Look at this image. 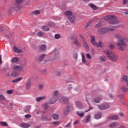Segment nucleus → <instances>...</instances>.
Wrapping results in <instances>:
<instances>
[{
  "label": "nucleus",
  "instance_id": "nucleus-5",
  "mask_svg": "<svg viewBox=\"0 0 128 128\" xmlns=\"http://www.w3.org/2000/svg\"><path fill=\"white\" fill-rule=\"evenodd\" d=\"M91 42L92 46H96L97 48H102L104 46L102 42L100 41L98 43L96 42V37L92 36H90Z\"/></svg>",
  "mask_w": 128,
  "mask_h": 128
},
{
  "label": "nucleus",
  "instance_id": "nucleus-64",
  "mask_svg": "<svg viewBox=\"0 0 128 128\" xmlns=\"http://www.w3.org/2000/svg\"><path fill=\"white\" fill-rule=\"evenodd\" d=\"M78 124V120H76L74 122V126H76V125Z\"/></svg>",
  "mask_w": 128,
  "mask_h": 128
},
{
  "label": "nucleus",
  "instance_id": "nucleus-10",
  "mask_svg": "<svg viewBox=\"0 0 128 128\" xmlns=\"http://www.w3.org/2000/svg\"><path fill=\"white\" fill-rule=\"evenodd\" d=\"M98 34H106V32H108V31L106 30V27L101 28L100 30H98Z\"/></svg>",
  "mask_w": 128,
  "mask_h": 128
},
{
  "label": "nucleus",
  "instance_id": "nucleus-17",
  "mask_svg": "<svg viewBox=\"0 0 128 128\" xmlns=\"http://www.w3.org/2000/svg\"><path fill=\"white\" fill-rule=\"evenodd\" d=\"M65 16H68V18L72 16V13L70 11H66L64 13Z\"/></svg>",
  "mask_w": 128,
  "mask_h": 128
},
{
  "label": "nucleus",
  "instance_id": "nucleus-57",
  "mask_svg": "<svg viewBox=\"0 0 128 128\" xmlns=\"http://www.w3.org/2000/svg\"><path fill=\"white\" fill-rule=\"evenodd\" d=\"M74 60H78V54L76 53H75L74 54Z\"/></svg>",
  "mask_w": 128,
  "mask_h": 128
},
{
  "label": "nucleus",
  "instance_id": "nucleus-53",
  "mask_svg": "<svg viewBox=\"0 0 128 128\" xmlns=\"http://www.w3.org/2000/svg\"><path fill=\"white\" fill-rule=\"evenodd\" d=\"M44 85L42 84H40L38 86V88L40 90H42L44 88Z\"/></svg>",
  "mask_w": 128,
  "mask_h": 128
},
{
  "label": "nucleus",
  "instance_id": "nucleus-45",
  "mask_svg": "<svg viewBox=\"0 0 128 128\" xmlns=\"http://www.w3.org/2000/svg\"><path fill=\"white\" fill-rule=\"evenodd\" d=\"M54 38L56 40H58L60 38V34H55L54 35Z\"/></svg>",
  "mask_w": 128,
  "mask_h": 128
},
{
  "label": "nucleus",
  "instance_id": "nucleus-36",
  "mask_svg": "<svg viewBox=\"0 0 128 128\" xmlns=\"http://www.w3.org/2000/svg\"><path fill=\"white\" fill-rule=\"evenodd\" d=\"M76 114H78V116H80V118H82L84 116V112H76Z\"/></svg>",
  "mask_w": 128,
  "mask_h": 128
},
{
  "label": "nucleus",
  "instance_id": "nucleus-24",
  "mask_svg": "<svg viewBox=\"0 0 128 128\" xmlns=\"http://www.w3.org/2000/svg\"><path fill=\"white\" fill-rule=\"evenodd\" d=\"M68 18L71 22H76V18H74V16L72 15L69 17Z\"/></svg>",
  "mask_w": 128,
  "mask_h": 128
},
{
  "label": "nucleus",
  "instance_id": "nucleus-20",
  "mask_svg": "<svg viewBox=\"0 0 128 128\" xmlns=\"http://www.w3.org/2000/svg\"><path fill=\"white\" fill-rule=\"evenodd\" d=\"M88 6H90L91 8H92L94 10H98V6H96L93 4H88Z\"/></svg>",
  "mask_w": 128,
  "mask_h": 128
},
{
  "label": "nucleus",
  "instance_id": "nucleus-55",
  "mask_svg": "<svg viewBox=\"0 0 128 128\" xmlns=\"http://www.w3.org/2000/svg\"><path fill=\"white\" fill-rule=\"evenodd\" d=\"M86 56L87 58H88V60L92 59V57L90 56V54H86Z\"/></svg>",
  "mask_w": 128,
  "mask_h": 128
},
{
  "label": "nucleus",
  "instance_id": "nucleus-47",
  "mask_svg": "<svg viewBox=\"0 0 128 128\" xmlns=\"http://www.w3.org/2000/svg\"><path fill=\"white\" fill-rule=\"evenodd\" d=\"M128 90V88H126V86H122V88H121V90L122 92H126V90Z\"/></svg>",
  "mask_w": 128,
  "mask_h": 128
},
{
  "label": "nucleus",
  "instance_id": "nucleus-54",
  "mask_svg": "<svg viewBox=\"0 0 128 128\" xmlns=\"http://www.w3.org/2000/svg\"><path fill=\"white\" fill-rule=\"evenodd\" d=\"M48 25L50 26H54V23H52V22H48Z\"/></svg>",
  "mask_w": 128,
  "mask_h": 128
},
{
  "label": "nucleus",
  "instance_id": "nucleus-14",
  "mask_svg": "<svg viewBox=\"0 0 128 128\" xmlns=\"http://www.w3.org/2000/svg\"><path fill=\"white\" fill-rule=\"evenodd\" d=\"M76 104L80 110H82V108H84V105H82V104L80 101L76 102Z\"/></svg>",
  "mask_w": 128,
  "mask_h": 128
},
{
  "label": "nucleus",
  "instance_id": "nucleus-61",
  "mask_svg": "<svg viewBox=\"0 0 128 128\" xmlns=\"http://www.w3.org/2000/svg\"><path fill=\"white\" fill-rule=\"evenodd\" d=\"M56 76H62V72H58L56 74Z\"/></svg>",
  "mask_w": 128,
  "mask_h": 128
},
{
  "label": "nucleus",
  "instance_id": "nucleus-3",
  "mask_svg": "<svg viewBox=\"0 0 128 128\" xmlns=\"http://www.w3.org/2000/svg\"><path fill=\"white\" fill-rule=\"evenodd\" d=\"M105 20H109L110 24H118V21L116 20V16L114 15H108L104 18Z\"/></svg>",
  "mask_w": 128,
  "mask_h": 128
},
{
  "label": "nucleus",
  "instance_id": "nucleus-8",
  "mask_svg": "<svg viewBox=\"0 0 128 128\" xmlns=\"http://www.w3.org/2000/svg\"><path fill=\"white\" fill-rule=\"evenodd\" d=\"M98 108L99 110H108L110 108V106L108 104L98 105Z\"/></svg>",
  "mask_w": 128,
  "mask_h": 128
},
{
  "label": "nucleus",
  "instance_id": "nucleus-4",
  "mask_svg": "<svg viewBox=\"0 0 128 128\" xmlns=\"http://www.w3.org/2000/svg\"><path fill=\"white\" fill-rule=\"evenodd\" d=\"M22 6L14 4L12 6L10 7L8 9V14H12V12L16 11H18L22 8Z\"/></svg>",
  "mask_w": 128,
  "mask_h": 128
},
{
  "label": "nucleus",
  "instance_id": "nucleus-28",
  "mask_svg": "<svg viewBox=\"0 0 128 128\" xmlns=\"http://www.w3.org/2000/svg\"><path fill=\"white\" fill-rule=\"evenodd\" d=\"M82 62L84 64H86V58H84V53H82Z\"/></svg>",
  "mask_w": 128,
  "mask_h": 128
},
{
  "label": "nucleus",
  "instance_id": "nucleus-50",
  "mask_svg": "<svg viewBox=\"0 0 128 128\" xmlns=\"http://www.w3.org/2000/svg\"><path fill=\"white\" fill-rule=\"evenodd\" d=\"M52 126H58V124H60L59 122H52Z\"/></svg>",
  "mask_w": 128,
  "mask_h": 128
},
{
  "label": "nucleus",
  "instance_id": "nucleus-15",
  "mask_svg": "<svg viewBox=\"0 0 128 128\" xmlns=\"http://www.w3.org/2000/svg\"><path fill=\"white\" fill-rule=\"evenodd\" d=\"M30 86H32V82H30V79L28 80L27 84L26 86V90H28L30 88Z\"/></svg>",
  "mask_w": 128,
  "mask_h": 128
},
{
  "label": "nucleus",
  "instance_id": "nucleus-25",
  "mask_svg": "<svg viewBox=\"0 0 128 128\" xmlns=\"http://www.w3.org/2000/svg\"><path fill=\"white\" fill-rule=\"evenodd\" d=\"M14 52H16L17 54L22 53V50L20 49H18L16 46H14Z\"/></svg>",
  "mask_w": 128,
  "mask_h": 128
},
{
  "label": "nucleus",
  "instance_id": "nucleus-39",
  "mask_svg": "<svg viewBox=\"0 0 128 128\" xmlns=\"http://www.w3.org/2000/svg\"><path fill=\"white\" fill-rule=\"evenodd\" d=\"M46 56V54H42V55H41L39 58H38V60H40V62H42V60H44V57Z\"/></svg>",
  "mask_w": 128,
  "mask_h": 128
},
{
  "label": "nucleus",
  "instance_id": "nucleus-9",
  "mask_svg": "<svg viewBox=\"0 0 128 128\" xmlns=\"http://www.w3.org/2000/svg\"><path fill=\"white\" fill-rule=\"evenodd\" d=\"M51 54L52 56H54L55 58H58V56H60V52H58V50H54L52 52Z\"/></svg>",
  "mask_w": 128,
  "mask_h": 128
},
{
  "label": "nucleus",
  "instance_id": "nucleus-12",
  "mask_svg": "<svg viewBox=\"0 0 128 128\" xmlns=\"http://www.w3.org/2000/svg\"><path fill=\"white\" fill-rule=\"evenodd\" d=\"M20 126L22 128H28L30 126V124L28 123H21Z\"/></svg>",
  "mask_w": 128,
  "mask_h": 128
},
{
  "label": "nucleus",
  "instance_id": "nucleus-31",
  "mask_svg": "<svg viewBox=\"0 0 128 128\" xmlns=\"http://www.w3.org/2000/svg\"><path fill=\"white\" fill-rule=\"evenodd\" d=\"M115 30L116 29L114 27L106 28L107 32H114Z\"/></svg>",
  "mask_w": 128,
  "mask_h": 128
},
{
  "label": "nucleus",
  "instance_id": "nucleus-18",
  "mask_svg": "<svg viewBox=\"0 0 128 128\" xmlns=\"http://www.w3.org/2000/svg\"><path fill=\"white\" fill-rule=\"evenodd\" d=\"M100 118H102V113L100 112L97 113L94 115V118L96 120H100Z\"/></svg>",
  "mask_w": 128,
  "mask_h": 128
},
{
  "label": "nucleus",
  "instance_id": "nucleus-13",
  "mask_svg": "<svg viewBox=\"0 0 128 128\" xmlns=\"http://www.w3.org/2000/svg\"><path fill=\"white\" fill-rule=\"evenodd\" d=\"M102 100V96H100L94 99V102H96V104H98Z\"/></svg>",
  "mask_w": 128,
  "mask_h": 128
},
{
  "label": "nucleus",
  "instance_id": "nucleus-38",
  "mask_svg": "<svg viewBox=\"0 0 128 128\" xmlns=\"http://www.w3.org/2000/svg\"><path fill=\"white\" fill-rule=\"evenodd\" d=\"M40 50H46V46L45 44H42L40 46Z\"/></svg>",
  "mask_w": 128,
  "mask_h": 128
},
{
  "label": "nucleus",
  "instance_id": "nucleus-63",
  "mask_svg": "<svg viewBox=\"0 0 128 128\" xmlns=\"http://www.w3.org/2000/svg\"><path fill=\"white\" fill-rule=\"evenodd\" d=\"M6 76H7V78L10 76V72H7L6 74Z\"/></svg>",
  "mask_w": 128,
  "mask_h": 128
},
{
  "label": "nucleus",
  "instance_id": "nucleus-6",
  "mask_svg": "<svg viewBox=\"0 0 128 128\" xmlns=\"http://www.w3.org/2000/svg\"><path fill=\"white\" fill-rule=\"evenodd\" d=\"M58 91L56 90L54 92L53 97L52 99L49 100V104H55V102L58 100Z\"/></svg>",
  "mask_w": 128,
  "mask_h": 128
},
{
  "label": "nucleus",
  "instance_id": "nucleus-35",
  "mask_svg": "<svg viewBox=\"0 0 128 128\" xmlns=\"http://www.w3.org/2000/svg\"><path fill=\"white\" fill-rule=\"evenodd\" d=\"M24 2V0H16L15 2L16 4V6H20V4Z\"/></svg>",
  "mask_w": 128,
  "mask_h": 128
},
{
  "label": "nucleus",
  "instance_id": "nucleus-48",
  "mask_svg": "<svg viewBox=\"0 0 128 128\" xmlns=\"http://www.w3.org/2000/svg\"><path fill=\"white\" fill-rule=\"evenodd\" d=\"M30 110V106H26V108H25V112H28Z\"/></svg>",
  "mask_w": 128,
  "mask_h": 128
},
{
  "label": "nucleus",
  "instance_id": "nucleus-30",
  "mask_svg": "<svg viewBox=\"0 0 128 128\" xmlns=\"http://www.w3.org/2000/svg\"><path fill=\"white\" fill-rule=\"evenodd\" d=\"M40 14V10H36L32 12V14H34V16Z\"/></svg>",
  "mask_w": 128,
  "mask_h": 128
},
{
  "label": "nucleus",
  "instance_id": "nucleus-21",
  "mask_svg": "<svg viewBox=\"0 0 128 128\" xmlns=\"http://www.w3.org/2000/svg\"><path fill=\"white\" fill-rule=\"evenodd\" d=\"M18 76V73L16 72H12L10 73V76L12 78H16Z\"/></svg>",
  "mask_w": 128,
  "mask_h": 128
},
{
  "label": "nucleus",
  "instance_id": "nucleus-40",
  "mask_svg": "<svg viewBox=\"0 0 128 128\" xmlns=\"http://www.w3.org/2000/svg\"><path fill=\"white\" fill-rule=\"evenodd\" d=\"M84 44L86 50H90V47H88V43L86 42H84Z\"/></svg>",
  "mask_w": 128,
  "mask_h": 128
},
{
  "label": "nucleus",
  "instance_id": "nucleus-34",
  "mask_svg": "<svg viewBox=\"0 0 128 128\" xmlns=\"http://www.w3.org/2000/svg\"><path fill=\"white\" fill-rule=\"evenodd\" d=\"M102 22L100 21L98 24H96L95 26V28H98L102 26Z\"/></svg>",
  "mask_w": 128,
  "mask_h": 128
},
{
  "label": "nucleus",
  "instance_id": "nucleus-37",
  "mask_svg": "<svg viewBox=\"0 0 128 128\" xmlns=\"http://www.w3.org/2000/svg\"><path fill=\"white\" fill-rule=\"evenodd\" d=\"M91 118L92 116H90V114L87 116V118H86V122H90Z\"/></svg>",
  "mask_w": 128,
  "mask_h": 128
},
{
  "label": "nucleus",
  "instance_id": "nucleus-41",
  "mask_svg": "<svg viewBox=\"0 0 128 128\" xmlns=\"http://www.w3.org/2000/svg\"><path fill=\"white\" fill-rule=\"evenodd\" d=\"M84 44L86 50H90V47H88V43L86 42H84Z\"/></svg>",
  "mask_w": 128,
  "mask_h": 128
},
{
  "label": "nucleus",
  "instance_id": "nucleus-44",
  "mask_svg": "<svg viewBox=\"0 0 128 128\" xmlns=\"http://www.w3.org/2000/svg\"><path fill=\"white\" fill-rule=\"evenodd\" d=\"M44 110H48V103H44L43 104Z\"/></svg>",
  "mask_w": 128,
  "mask_h": 128
},
{
  "label": "nucleus",
  "instance_id": "nucleus-46",
  "mask_svg": "<svg viewBox=\"0 0 128 128\" xmlns=\"http://www.w3.org/2000/svg\"><path fill=\"white\" fill-rule=\"evenodd\" d=\"M44 32H38L37 33V36H44Z\"/></svg>",
  "mask_w": 128,
  "mask_h": 128
},
{
  "label": "nucleus",
  "instance_id": "nucleus-26",
  "mask_svg": "<svg viewBox=\"0 0 128 128\" xmlns=\"http://www.w3.org/2000/svg\"><path fill=\"white\" fill-rule=\"evenodd\" d=\"M22 80V77H20L14 80H12V82L14 83V82H20Z\"/></svg>",
  "mask_w": 128,
  "mask_h": 128
},
{
  "label": "nucleus",
  "instance_id": "nucleus-56",
  "mask_svg": "<svg viewBox=\"0 0 128 128\" xmlns=\"http://www.w3.org/2000/svg\"><path fill=\"white\" fill-rule=\"evenodd\" d=\"M26 118H32V116L30 114H26L25 115Z\"/></svg>",
  "mask_w": 128,
  "mask_h": 128
},
{
  "label": "nucleus",
  "instance_id": "nucleus-60",
  "mask_svg": "<svg viewBox=\"0 0 128 128\" xmlns=\"http://www.w3.org/2000/svg\"><path fill=\"white\" fill-rule=\"evenodd\" d=\"M90 24H92V21L89 22L87 23V25L86 26V28H88L89 26H90Z\"/></svg>",
  "mask_w": 128,
  "mask_h": 128
},
{
  "label": "nucleus",
  "instance_id": "nucleus-52",
  "mask_svg": "<svg viewBox=\"0 0 128 128\" xmlns=\"http://www.w3.org/2000/svg\"><path fill=\"white\" fill-rule=\"evenodd\" d=\"M0 100H4V95L0 94Z\"/></svg>",
  "mask_w": 128,
  "mask_h": 128
},
{
  "label": "nucleus",
  "instance_id": "nucleus-11",
  "mask_svg": "<svg viewBox=\"0 0 128 128\" xmlns=\"http://www.w3.org/2000/svg\"><path fill=\"white\" fill-rule=\"evenodd\" d=\"M60 102L62 104H68V98L66 97H63L60 99Z\"/></svg>",
  "mask_w": 128,
  "mask_h": 128
},
{
  "label": "nucleus",
  "instance_id": "nucleus-33",
  "mask_svg": "<svg viewBox=\"0 0 128 128\" xmlns=\"http://www.w3.org/2000/svg\"><path fill=\"white\" fill-rule=\"evenodd\" d=\"M68 112H70V107L67 106V107L64 110V114H68Z\"/></svg>",
  "mask_w": 128,
  "mask_h": 128
},
{
  "label": "nucleus",
  "instance_id": "nucleus-29",
  "mask_svg": "<svg viewBox=\"0 0 128 128\" xmlns=\"http://www.w3.org/2000/svg\"><path fill=\"white\" fill-rule=\"evenodd\" d=\"M42 30L44 32H48V30H50V28L46 26H42Z\"/></svg>",
  "mask_w": 128,
  "mask_h": 128
},
{
  "label": "nucleus",
  "instance_id": "nucleus-23",
  "mask_svg": "<svg viewBox=\"0 0 128 128\" xmlns=\"http://www.w3.org/2000/svg\"><path fill=\"white\" fill-rule=\"evenodd\" d=\"M36 100L38 102H40V100H46V96H40L36 98Z\"/></svg>",
  "mask_w": 128,
  "mask_h": 128
},
{
  "label": "nucleus",
  "instance_id": "nucleus-2",
  "mask_svg": "<svg viewBox=\"0 0 128 128\" xmlns=\"http://www.w3.org/2000/svg\"><path fill=\"white\" fill-rule=\"evenodd\" d=\"M104 54L108 56V58L112 60V62H116L118 60V55L114 52H110L108 50H104Z\"/></svg>",
  "mask_w": 128,
  "mask_h": 128
},
{
  "label": "nucleus",
  "instance_id": "nucleus-43",
  "mask_svg": "<svg viewBox=\"0 0 128 128\" xmlns=\"http://www.w3.org/2000/svg\"><path fill=\"white\" fill-rule=\"evenodd\" d=\"M52 118L53 120H56L58 118V115L54 114L52 116Z\"/></svg>",
  "mask_w": 128,
  "mask_h": 128
},
{
  "label": "nucleus",
  "instance_id": "nucleus-32",
  "mask_svg": "<svg viewBox=\"0 0 128 128\" xmlns=\"http://www.w3.org/2000/svg\"><path fill=\"white\" fill-rule=\"evenodd\" d=\"M18 60H20V59L18 58L14 57L12 59V62H13V63L18 62Z\"/></svg>",
  "mask_w": 128,
  "mask_h": 128
},
{
  "label": "nucleus",
  "instance_id": "nucleus-51",
  "mask_svg": "<svg viewBox=\"0 0 128 128\" xmlns=\"http://www.w3.org/2000/svg\"><path fill=\"white\" fill-rule=\"evenodd\" d=\"M99 58H100V60H101L102 62L106 61V57L100 56V57Z\"/></svg>",
  "mask_w": 128,
  "mask_h": 128
},
{
  "label": "nucleus",
  "instance_id": "nucleus-49",
  "mask_svg": "<svg viewBox=\"0 0 128 128\" xmlns=\"http://www.w3.org/2000/svg\"><path fill=\"white\" fill-rule=\"evenodd\" d=\"M14 92V90H8L6 91V93L8 94H12Z\"/></svg>",
  "mask_w": 128,
  "mask_h": 128
},
{
  "label": "nucleus",
  "instance_id": "nucleus-1",
  "mask_svg": "<svg viewBox=\"0 0 128 128\" xmlns=\"http://www.w3.org/2000/svg\"><path fill=\"white\" fill-rule=\"evenodd\" d=\"M115 38L118 40L116 46L119 47L120 50H124V48L122 46H126L128 43V38L126 36H122L118 34L114 35Z\"/></svg>",
  "mask_w": 128,
  "mask_h": 128
},
{
  "label": "nucleus",
  "instance_id": "nucleus-62",
  "mask_svg": "<svg viewBox=\"0 0 128 128\" xmlns=\"http://www.w3.org/2000/svg\"><path fill=\"white\" fill-rule=\"evenodd\" d=\"M128 4V0H123V4Z\"/></svg>",
  "mask_w": 128,
  "mask_h": 128
},
{
  "label": "nucleus",
  "instance_id": "nucleus-19",
  "mask_svg": "<svg viewBox=\"0 0 128 128\" xmlns=\"http://www.w3.org/2000/svg\"><path fill=\"white\" fill-rule=\"evenodd\" d=\"M108 120H118V116L115 115V116H109L108 117Z\"/></svg>",
  "mask_w": 128,
  "mask_h": 128
},
{
  "label": "nucleus",
  "instance_id": "nucleus-16",
  "mask_svg": "<svg viewBox=\"0 0 128 128\" xmlns=\"http://www.w3.org/2000/svg\"><path fill=\"white\" fill-rule=\"evenodd\" d=\"M118 122H116L110 124L109 126V128H116V126H118Z\"/></svg>",
  "mask_w": 128,
  "mask_h": 128
},
{
  "label": "nucleus",
  "instance_id": "nucleus-7",
  "mask_svg": "<svg viewBox=\"0 0 128 128\" xmlns=\"http://www.w3.org/2000/svg\"><path fill=\"white\" fill-rule=\"evenodd\" d=\"M12 69L14 70H16L18 72H24V67H22L20 66L14 65L12 67Z\"/></svg>",
  "mask_w": 128,
  "mask_h": 128
},
{
  "label": "nucleus",
  "instance_id": "nucleus-59",
  "mask_svg": "<svg viewBox=\"0 0 128 128\" xmlns=\"http://www.w3.org/2000/svg\"><path fill=\"white\" fill-rule=\"evenodd\" d=\"M119 116H122V117H124L125 116L124 114V113H122V112H120L119 113Z\"/></svg>",
  "mask_w": 128,
  "mask_h": 128
},
{
  "label": "nucleus",
  "instance_id": "nucleus-27",
  "mask_svg": "<svg viewBox=\"0 0 128 128\" xmlns=\"http://www.w3.org/2000/svg\"><path fill=\"white\" fill-rule=\"evenodd\" d=\"M74 44H76V46H78V48H80V44L78 42V38L74 39Z\"/></svg>",
  "mask_w": 128,
  "mask_h": 128
},
{
  "label": "nucleus",
  "instance_id": "nucleus-22",
  "mask_svg": "<svg viewBox=\"0 0 128 128\" xmlns=\"http://www.w3.org/2000/svg\"><path fill=\"white\" fill-rule=\"evenodd\" d=\"M128 76L124 75L122 78V82L126 84V82H128Z\"/></svg>",
  "mask_w": 128,
  "mask_h": 128
},
{
  "label": "nucleus",
  "instance_id": "nucleus-58",
  "mask_svg": "<svg viewBox=\"0 0 128 128\" xmlns=\"http://www.w3.org/2000/svg\"><path fill=\"white\" fill-rule=\"evenodd\" d=\"M110 48H111V50H114V44H111L110 46Z\"/></svg>",
  "mask_w": 128,
  "mask_h": 128
},
{
  "label": "nucleus",
  "instance_id": "nucleus-42",
  "mask_svg": "<svg viewBox=\"0 0 128 128\" xmlns=\"http://www.w3.org/2000/svg\"><path fill=\"white\" fill-rule=\"evenodd\" d=\"M0 124H1V126H8V123H6V122H0Z\"/></svg>",
  "mask_w": 128,
  "mask_h": 128
}]
</instances>
